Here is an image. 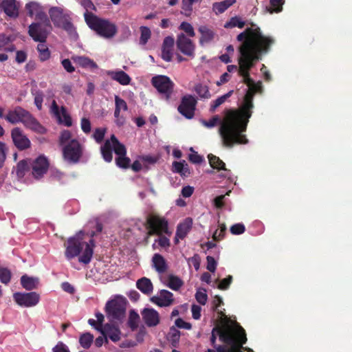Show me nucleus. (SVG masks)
Segmentation results:
<instances>
[{"mask_svg": "<svg viewBox=\"0 0 352 352\" xmlns=\"http://www.w3.org/2000/svg\"><path fill=\"white\" fill-rule=\"evenodd\" d=\"M236 39L241 43L238 47L239 75L243 77L242 81L250 88L252 84L251 69L262 60L263 54L270 52L275 40L273 37L263 35L261 28L254 23H252V27H248L239 33Z\"/></svg>", "mask_w": 352, "mask_h": 352, "instance_id": "f257e3e1", "label": "nucleus"}, {"mask_svg": "<svg viewBox=\"0 0 352 352\" xmlns=\"http://www.w3.org/2000/svg\"><path fill=\"white\" fill-rule=\"evenodd\" d=\"M254 91L250 87L244 96L243 104L239 109H226L219 128L223 144L232 147L234 144H245L248 140L243 132L246 131L254 109Z\"/></svg>", "mask_w": 352, "mask_h": 352, "instance_id": "f03ea898", "label": "nucleus"}, {"mask_svg": "<svg viewBox=\"0 0 352 352\" xmlns=\"http://www.w3.org/2000/svg\"><path fill=\"white\" fill-rule=\"evenodd\" d=\"M113 151L117 155L115 159L116 165L123 169L131 167V159L126 156L125 144L120 142L115 135H111L109 140H106L100 146V153L107 163L113 161Z\"/></svg>", "mask_w": 352, "mask_h": 352, "instance_id": "7ed1b4c3", "label": "nucleus"}, {"mask_svg": "<svg viewBox=\"0 0 352 352\" xmlns=\"http://www.w3.org/2000/svg\"><path fill=\"white\" fill-rule=\"evenodd\" d=\"M6 121L11 124L23 123L26 128L32 130L39 134H45L46 129L31 114L29 111L22 107H15L12 110H9L5 116Z\"/></svg>", "mask_w": 352, "mask_h": 352, "instance_id": "20e7f679", "label": "nucleus"}, {"mask_svg": "<svg viewBox=\"0 0 352 352\" xmlns=\"http://www.w3.org/2000/svg\"><path fill=\"white\" fill-rule=\"evenodd\" d=\"M223 329H229L230 331L231 343H226L229 347L223 345H217L216 352H254L251 348L243 347L246 343L247 334L243 327L236 324L234 327H226Z\"/></svg>", "mask_w": 352, "mask_h": 352, "instance_id": "39448f33", "label": "nucleus"}, {"mask_svg": "<svg viewBox=\"0 0 352 352\" xmlns=\"http://www.w3.org/2000/svg\"><path fill=\"white\" fill-rule=\"evenodd\" d=\"M84 18L89 28L95 31L100 37L113 38L118 32L116 24L108 19L100 18L93 12H85Z\"/></svg>", "mask_w": 352, "mask_h": 352, "instance_id": "423d86ee", "label": "nucleus"}, {"mask_svg": "<svg viewBox=\"0 0 352 352\" xmlns=\"http://www.w3.org/2000/svg\"><path fill=\"white\" fill-rule=\"evenodd\" d=\"M48 12L50 19L55 27L62 28L72 37L78 36L76 29L72 22V18L68 12H64V10L60 7H52Z\"/></svg>", "mask_w": 352, "mask_h": 352, "instance_id": "0eeeda50", "label": "nucleus"}, {"mask_svg": "<svg viewBox=\"0 0 352 352\" xmlns=\"http://www.w3.org/2000/svg\"><path fill=\"white\" fill-rule=\"evenodd\" d=\"M52 24L45 12V18H38L29 25L28 34L34 41L46 42Z\"/></svg>", "mask_w": 352, "mask_h": 352, "instance_id": "6e6552de", "label": "nucleus"}, {"mask_svg": "<svg viewBox=\"0 0 352 352\" xmlns=\"http://www.w3.org/2000/svg\"><path fill=\"white\" fill-rule=\"evenodd\" d=\"M148 235L171 234L168 219L157 214L148 215L146 221Z\"/></svg>", "mask_w": 352, "mask_h": 352, "instance_id": "1a4fd4ad", "label": "nucleus"}, {"mask_svg": "<svg viewBox=\"0 0 352 352\" xmlns=\"http://www.w3.org/2000/svg\"><path fill=\"white\" fill-rule=\"evenodd\" d=\"M151 85L165 100H170L175 87V84L170 77L166 75H156L151 78Z\"/></svg>", "mask_w": 352, "mask_h": 352, "instance_id": "9d476101", "label": "nucleus"}, {"mask_svg": "<svg viewBox=\"0 0 352 352\" xmlns=\"http://www.w3.org/2000/svg\"><path fill=\"white\" fill-rule=\"evenodd\" d=\"M83 148L79 140L71 139L63 148V158L69 163H78L82 156Z\"/></svg>", "mask_w": 352, "mask_h": 352, "instance_id": "9b49d317", "label": "nucleus"}, {"mask_svg": "<svg viewBox=\"0 0 352 352\" xmlns=\"http://www.w3.org/2000/svg\"><path fill=\"white\" fill-rule=\"evenodd\" d=\"M197 100L192 95H186L181 98L178 111L187 119H192L195 116Z\"/></svg>", "mask_w": 352, "mask_h": 352, "instance_id": "f8f14e48", "label": "nucleus"}, {"mask_svg": "<svg viewBox=\"0 0 352 352\" xmlns=\"http://www.w3.org/2000/svg\"><path fill=\"white\" fill-rule=\"evenodd\" d=\"M125 309L126 300L124 298L109 300L105 306L107 314L115 319H120L124 316Z\"/></svg>", "mask_w": 352, "mask_h": 352, "instance_id": "ddd939ff", "label": "nucleus"}, {"mask_svg": "<svg viewBox=\"0 0 352 352\" xmlns=\"http://www.w3.org/2000/svg\"><path fill=\"white\" fill-rule=\"evenodd\" d=\"M85 242L82 241V239L78 236H71L68 239L67 243L65 244L66 249L65 252V256L67 259L70 260L72 258L76 257L80 255L82 250Z\"/></svg>", "mask_w": 352, "mask_h": 352, "instance_id": "4468645a", "label": "nucleus"}, {"mask_svg": "<svg viewBox=\"0 0 352 352\" xmlns=\"http://www.w3.org/2000/svg\"><path fill=\"white\" fill-rule=\"evenodd\" d=\"M177 48L179 52H182L185 56H190L193 58L195 56V45L192 39L186 36L184 33H179L177 36L176 40Z\"/></svg>", "mask_w": 352, "mask_h": 352, "instance_id": "2eb2a0df", "label": "nucleus"}, {"mask_svg": "<svg viewBox=\"0 0 352 352\" xmlns=\"http://www.w3.org/2000/svg\"><path fill=\"white\" fill-rule=\"evenodd\" d=\"M11 138L14 146L19 151H25V149L31 147L32 144L30 140L20 127H14L12 129L11 131Z\"/></svg>", "mask_w": 352, "mask_h": 352, "instance_id": "dca6fc26", "label": "nucleus"}, {"mask_svg": "<svg viewBox=\"0 0 352 352\" xmlns=\"http://www.w3.org/2000/svg\"><path fill=\"white\" fill-rule=\"evenodd\" d=\"M13 299L20 306L32 307L38 303L40 296L36 292H16L13 294Z\"/></svg>", "mask_w": 352, "mask_h": 352, "instance_id": "f3484780", "label": "nucleus"}, {"mask_svg": "<svg viewBox=\"0 0 352 352\" xmlns=\"http://www.w3.org/2000/svg\"><path fill=\"white\" fill-rule=\"evenodd\" d=\"M49 160L44 155H40L32 164V174L36 179L41 178L49 169Z\"/></svg>", "mask_w": 352, "mask_h": 352, "instance_id": "a211bd4d", "label": "nucleus"}, {"mask_svg": "<svg viewBox=\"0 0 352 352\" xmlns=\"http://www.w3.org/2000/svg\"><path fill=\"white\" fill-rule=\"evenodd\" d=\"M151 301L160 307H166L173 304L175 299L170 291L160 290L159 295L151 298Z\"/></svg>", "mask_w": 352, "mask_h": 352, "instance_id": "6ab92c4d", "label": "nucleus"}, {"mask_svg": "<svg viewBox=\"0 0 352 352\" xmlns=\"http://www.w3.org/2000/svg\"><path fill=\"white\" fill-rule=\"evenodd\" d=\"M142 316L147 327H156L160 322V314L154 308H144Z\"/></svg>", "mask_w": 352, "mask_h": 352, "instance_id": "aec40b11", "label": "nucleus"}, {"mask_svg": "<svg viewBox=\"0 0 352 352\" xmlns=\"http://www.w3.org/2000/svg\"><path fill=\"white\" fill-rule=\"evenodd\" d=\"M95 235L96 232H94V230H92L90 232L91 239L88 243H85V249L83 251L82 255L78 258L79 261L81 262V263L89 264L91 261L94 254V248L96 245V243L94 239Z\"/></svg>", "mask_w": 352, "mask_h": 352, "instance_id": "412c9836", "label": "nucleus"}, {"mask_svg": "<svg viewBox=\"0 0 352 352\" xmlns=\"http://www.w3.org/2000/svg\"><path fill=\"white\" fill-rule=\"evenodd\" d=\"M217 336H219L220 340L223 342V343H231L232 342L230 330H223V328H221V327H215L212 329L210 338V344L215 349L217 347L216 344Z\"/></svg>", "mask_w": 352, "mask_h": 352, "instance_id": "4be33fe9", "label": "nucleus"}, {"mask_svg": "<svg viewBox=\"0 0 352 352\" xmlns=\"http://www.w3.org/2000/svg\"><path fill=\"white\" fill-rule=\"evenodd\" d=\"M127 111L128 104L124 99H121L119 96H115V111L114 116L116 118V123L118 126H122L125 122V118L120 116L122 111Z\"/></svg>", "mask_w": 352, "mask_h": 352, "instance_id": "5701e85b", "label": "nucleus"}, {"mask_svg": "<svg viewBox=\"0 0 352 352\" xmlns=\"http://www.w3.org/2000/svg\"><path fill=\"white\" fill-rule=\"evenodd\" d=\"M175 45V40L172 36H166L164 38L162 45L161 57L162 60L170 61L173 56V47Z\"/></svg>", "mask_w": 352, "mask_h": 352, "instance_id": "b1692460", "label": "nucleus"}, {"mask_svg": "<svg viewBox=\"0 0 352 352\" xmlns=\"http://www.w3.org/2000/svg\"><path fill=\"white\" fill-rule=\"evenodd\" d=\"M0 8L8 16H19V6H18L16 0H2L0 2Z\"/></svg>", "mask_w": 352, "mask_h": 352, "instance_id": "393cba45", "label": "nucleus"}, {"mask_svg": "<svg viewBox=\"0 0 352 352\" xmlns=\"http://www.w3.org/2000/svg\"><path fill=\"white\" fill-rule=\"evenodd\" d=\"M192 225L191 219H186L184 221L179 223L177 226V230L175 236V243H179V239H185V237L190 231Z\"/></svg>", "mask_w": 352, "mask_h": 352, "instance_id": "a878e982", "label": "nucleus"}, {"mask_svg": "<svg viewBox=\"0 0 352 352\" xmlns=\"http://www.w3.org/2000/svg\"><path fill=\"white\" fill-rule=\"evenodd\" d=\"M198 31L201 34L199 38V44L204 45L206 43H210L215 37V32L212 29L208 28L206 25H202L198 28Z\"/></svg>", "mask_w": 352, "mask_h": 352, "instance_id": "bb28decb", "label": "nucleus"}, {"mask_svg": "<svg viewBox=\"0 0 352 352\" xmlns=\"http://www.w3.org/2000/svg\"><path fill=\"white\" fill-rule=\"evenodd\" d=\"M25 8L29 16H35L36 19H39V17H45V12L43 11L41 6L38 3H35V1L26 3Z\"/></svg>", "mask_w": 352, "mask_h": 352, "instance_id": "cd10ccee", "label": "nucleus"}, {"mask_svg": "<svg viewBox=\"0 0 352 352\" xmlns=\"http://www.w3.org/2000/svg\"><path fill=\"white\" fill-rule=\"evenodd\" d=\"M153 267L158 273H164L168 269L166 261L162 255L155 253L152 258Z\"/></svg>", "mask_w": 352, "mask_h": 352, "instance_id": "c85d7f7f", "label": "nucleus"}, {"mask_svg": "<svg viewBox=\"0 0 352 352\" xmlns=\"http://www.w3.org/2000/svg\"><path fill=\"white\" fill-rule=\"evenodd\" d=\"M136 287L142 293L146 295H150L153 291V285L150 278H145V276L139 278V280L136 281Z\"/></svg>", "mask_w": 352, "mask_h": 352, "instance_id": "c756f323", "label": "nucleus"}, {"mask_svg": "<svg viewBox=\"0 0 352 352\" xmlns=\"http://www.w3.org/2000/svg\"><path fill=\"white\" fill-rule=\"evenodd\" d=\"M109 74L112 79L118 81L122 85H128L131 83V77L124 71H112Z\"/></svg>", "mask_w": 352, "mask_h": 352, "instance_id": "7c9ffc66", "label": "nucleus"}, {"mask_svg": "<svg viewBox=\"0 0 352 352\" xmlns=\"http://www.w3.org/2000/svg\"><path fill=\"white\" fill-rule=\"evenodd\" d=\"M236 0H224L222 1H217V3H213L212 9L216 14L223 13L228 10L230 6L236 3Z\"/></svg>", "mask_w": 352, "mask_h": 352, "instance_id": "2f4dec72", "label": "nucleus"}, {"mask_svg": "<svg viewBox=\"0 0 352 352\" xmlns=\"http://www.w3.org/2000/svg\"><path fill=\"white\" fill-rule=\"evenodd\" d=\"M202 0H182L181 6V13L186 16H190L193 12V5Z\"/></svg>", "mask_w": 352, "mask_h": 352, "instance_id": "473e14b6", "label": "nucleus"}, {"mask_svg": "<svg viewBox=\"0 0 352 352\" xmlns=\"http://www.w3.org/2000/svg\"><path fill=\"white\" fill-rule=\"evenodd\" d=\"M21 284L24 289H34L37 287L38 278H32V276L24 274L21 277Z\"/></svg>", "mask_w": 352, "mask_h": 352, "instance_id": "72a5a7b5", "label": "nucleus"}, {"mask_svg": "<svg viewBox=\"0 0 352 352\" xmlns=\"http://www.w3.org/2000/svg\"><path fill=\"white\" fill-rule=\"evenodd\" d=\"M95 316L96 317V320H94V318H89L88 320V323L91 324V327H94V329L104 333V331L102 329V324L104 318V314H101L100 311H96L95 313Z\"/></svg>", "mask_w": 352, "mask_h": 352, "instance_id": "f704fd0d", "label": "nucleus"}, {"mask_svg": "<svg viewBox=\"0 0 352 352\" xmlns=\"http://www.w3.org/2000/svg\"><path fill=\"white\" fill-rule=\"evenodd\" d=\"M208 159L210 166L214 169L227 170L223 161L219 157L215 156L213 154H209L208 155Z\"/></svg>", "mask_w": 352, "mask_h": 352, "instance_id": "c9c22d12", "label": "nucleus"}, {"mask_svg": "<svg viewBox=\"0 0 352 352\" xmlns=\"http://www.w3.org/2000/svg\"><path fill=\"white\" fill-rule=\"evenodd\" d=\"M167 337L173 347H177L180 340V331L177 330L175 327H171Z\"/></svg>", "mask_w": 352, "mask_h": 352, "instance_id": "e433bc0d", "label": "nucleus"}, {"mask_svg": "<svg viewBox=\"0 0 352 352\" xmlns=\"http://www.w3.org/2000/svg\"><path fill=\"white\" fill-rule=\"evenodd\" d=\"M140 318V314H138L135 310L132 309L130 311L127 324L132 331H135V329H138Z\"/></svg>", "mask_w": 352, "mask_h": 352, "instance_id": "4c0bfd02", "label": "nucleus"}, {"mask_svg": "<svg viewBox=\"0 0 352 352\" xmlns=\"http://www.w3.org/2000/svg\"><path fill=\"white\" fill-rule=\"evenodd\" d=\"M234 91H230L225 94L223 96H221L217 99L213 100L211 103L210 111L213 113L217 109V107H220L221 104L225 102L226 100H228V97L231 96L233 94Z\"/></svg>", "mask_w": 352, "mask_h": 352, "instance_id": "58836bf2", "label": "nucleus"}, {"mask_svg": "<svg viewBox=\"0 0 352 352\" xmlns=\"http://www.w3.org/2000/svg\"><path fill=\"white\" fill-rule=\"evenodd\" d=\"M37 50L39 53L38 58L40 60L45 61L49 60L50 57V52L47 45H45V43H38Z\"/></svg>", "mask_w": 352, "mask_h": 352, "instance_id": "ea45409f", "label": "nucleus"}, {"mask_svg": "<svg viewBox=\"0 0 352 352\" xmlns=\"http://www.w3.org/2000/svg\"><path fill=\"white\" fill-rule=\"evenodd\" d=\"M182 285L183 280H182L179 276L170 274L168 277V282L167 283V286L170 287V289H174V291H177V289H180Z\"/></svg>", "mask_w": 352, "mask_h": 352, "instance_id": "a19ab883", "label": "nucleus"}, {"mask_svg": "<svg viewBox=\"0 0 352 352\" xmlns=\"http://www.w3.org/2000/svg\"><path fill=\"white\" fill-rule=\"evenodd\" d=\"M30 169V165L28 160H21L16 166V174L20 178L24 177L25 172Z\"/></svg>", "mask_w": 352, "mask_h": 352, "instance_id": "79ce46f5", "label": "nucleus"}, {"mask_svg": "<svg viewBox=\"0 0 352 352\" xmlns=\"http://www.w3.org/2000/svg\"><path fill=\"white\" fill-rule=\"evenodd\" d=\"M73 60L81 67H96V63L94 60L89 59L87 56H74Z\"/></svg>", "mask_w": 352, "mask_h": 352, "instance_id": "37998d69", "label": "nucleus"}, {"mask_svg": "<svg viewBox=\"0 0 352 352\" xmlns=\"http://www.w3.org/2000/svg\"><path fill=\"white\" fill-rule=\"evenodd\" d=\"M195 91L201 98H210V97H211L208 87L202 85V83L196 85L195 86Z\"/></svg>", "mask_w": 352, "mask_h": 352, "instance_id": "c03bdc74", "label": "nucleus"}, {"mask_svg": "<svg viewBox=\"0 0 352 352\" xmlns=\"http://www.w3.org/2000/svg\"><path fill=\"white\" fill-rule=\"evenodd\" d=\"M244 25H245V21H243L241 18L238 16H232V18L224 24L225 28H243Z\"/></svg>", "mask_w": 352, "mask_h": 352, "instance_id": "a18cd8bd", "label": "nucleus"}, {"mask_svg": "<svg viewBox=\"0 0 352 352\" xmlns=\"http://www.w3.org/2000/svg\"><path fill=\"white\" fill-rule=\"evenodd\" d=\"M94 337L91 333H84L80 338V344L82 347L88 349L90 348L94 341Z\"/></svg>", "mask_w": 352, "mask_h": 352, "instance_id": "49530a36", "label": "nucleus"}, {"mask_svg": "<svg viewBox=\"0 0 352 352\" xmlns=\"http://www.w3.org/2000/svg\"><path fill=\"white\" fill-rule=\"evenodd\" d=\"M12 277V272L7 267H3L0 265V280L1 283H10Z\"/></svg>", "mask_w": 352, "mask_h": 352, "instance_id": "de8ad7c7", "label": "nucleus"}, {"mask_svg": "<svg viewBox=\"0 0 352 352\" xmlns=\"http://www.w3.org/2000/svg\"><path fill=\"white\" fill-rule=\"evenodd\" d=\"M107 336L113 342H117L120 340L121 331L116 327H109L107 329Z\"/></svg>", "mask_w": 352, "mask_h": 352, "instance_id": "09e8293b", "label": "nucleus"}, {"mask_svg": "<svg viewBox=\"0 0 352 352\" xmlns=\"http://www.w3.org/2000/svg\"><path fill=\"white\" fill-rule=\"evenodd\" d=\"M140 43L141 44H146L150 39L151 36V30L148 28V27L146 26H142L140 27Z\"/></svg>", "mask_w": 352, "mask_h": 352, "instance_id": "8fccbe9b", "label": "nucleus"}, {"mask_svg": "<svg viewBox=\"0 0 352 352\" xmlns=\"http://www.w3.org/2000/svg\"><path fill=\"white\" fill-rule=\"evenodd\" d=\"M223 120V119H222L221 120L220 117L218 116V115H214V116L212 117V118L210 119L209 120H202L201 123L204 126H205V127L208 128H212L214 127V126H216L217 124L220 123V128Z\"/></svg>", "mask_w": 352, "mask_h": 352, "instance_id": "3c124183", "label": "nucleus"}, {"mask_svg": "<svg viewBox=\"0 0 352 352\" xmlns=\"http://www.w3.org/2000/svg\"><path fill=\"white\" fill-rule=\"evenodd\" d=\"M179 28L184 31L190 37H193L195 35V32L193 26L189 22H182L179 26Z\"/></svg>", "mask_w": 352, "mask_h": 352, "instance_id": "603ef678", "label": "nucleus"}, {"mask_svg": "<svg viewBox=\"0 0 352 352\" xmlns=\"http://www.w3.org/2000/svg\"><path fill=\"white\" fill-rule=\"evenodd\" d=\"M72 140V133L70 131H63L59 137V144L63 147L67 144L69 141Z\"/></svg>", "mask_w": 352, "mask_h": 352, "instance_id": "864d4df0", "label": "nucleus"}, {"mask_svg": "<svg viewBox=\"0 0 352 352\" xmlns=\"http://www.w3.org/2000/svg\"><path fill=\"white\" fill-rule=\"evenodd\" d=\"M227 227L226 224H221L219 230H214L213 232L212 238L214 241H221L225 236Z\"/></svg>", "mask_w": 352, "mask_h": 352, "instance_id": "5fc2aeb1", "label": "nucleus"}, {"mask_svg": "<svg viewBox=\"0 0 352 352\" xmlns=\"http://www.w3.org/2000/svg\"><path fill=\"white\" fill-rule=\"evenodd\" d=\"M34 103L38 109H42L44 94L42 91H36L34 94Z\"/></svg>", "mask_w": 352, "mask_h": 352, "instance_id": "6e6d98bb", "label": "nucleus"}, {"mask_svg": "<svg viewBox=\"0 0 352 352\" xmlns=\"http://www.w3.org/2000/svg\"><path fill=\"white\" fill-rule=\"evenodd\" d=\"M107 129H101V127H98V129H96L93 137L94 140L96 141V142L100 143L102 142L104 135L106 133Z\"/></svg>", "mask_w": 352, "mask_h": 352, "instance_id": "4d7b16f0", "label": "nucleus"}, {"mask_svg": "<svg viewBox=\"0 0 352 352\" xmlns=\"http://www.w3.org/2000/svg\"><path fill=\"white\" fill-rule=\"evenodd\" d=\"M245 231V227L243 223H235L230 226V232L232 234H241Z\"/></svg>", "mask_w": 352, "mask_h": 352, "instance_id": "13d9d810", "label": "nucleus"}, {"mask_svg": "<svg viewBox=\"0 0 352 352\" xmlns=\"http://www.w3.org/2000/svg\"><path fill=\"white\" fill-rule=\"evenodd\" d=\"M232 276H228L226 278H223L219 283L217 288L219 289H227L230 287V284L232 282Z\"/></svg>", "mask_w": 352, "mask_h": 352, "instance_id": "bf43d9fd", "label": "nucleus"}, {"mask_svg": "<svg viewBox=\"0 0 352 352\" xmlns=\"http://www.w3.org/2000/svg\"><path fill=\"white\" fill-rule=\"evenodd\" d=\"M195 299L197 300L198 303L201 305H205L207 303L208 300V294L206 290L204 291H197L195 294Z\"/></svg>", "mask_w": 352, "mask_h": 352, "instance_id": "052dcab7", "label": "nucleus"}, {"mask_svg": "<svg viewBox=\"0 0 352 352\" xmlns=\"http://www.w3.org/2000/svg\"><path fill=\"white\" fill-rule=\"evenodd\" d=\"M285 0H270L271 7L276 12H281Z\"/></svg>", "mask_w": 352, "mask_h": 352, "instance_id": "680f3d73", "label": "nucleus"}, {"mask_svg": "<svg viewBox=\"0 0 352 352\" xmlns=\"http://www.w3.org/2000/svg\"><path fill=\"white\" fill-rule=\"evenodd\" d=\"M155 241H157L158 245L162 248H169L170 245V239L167 238V236H163V234L159 236L158 239H157Z\"/></svg>", "mask_w": 352, "mask_h": 352, "instance_id": "e2e57ef3", "label": "nucleus"}, {"mask_svg": "<svg viewBox=\"0 0 352 352\" xmlns=\"http://www.w3.org/2000/svg\"><path fill=\"white\" fill-rule=\"evenodd\" d=\"M61 113L63 116L64 124L69 127L72 125V117L68 114L67 111L65 107H61Z\"/></svg>", "mask_w": 352, "mask_h": 352, "instance_id": "0e129e2a", "label": "nucleus"}, {"mask_svg": "<svg viewBox=\"0 0 352 352\" xmlns=\"http://www.w3.org/2000/svg\"><path fill=\"white\" fill-rule=\"evenodd\" d=\"M206 268L208 270L210 271V272H214L217 268V262L214 257L212 256H207L206 257Z\"/></svg>", "mask_w": 352, "mask_h": 352, "instance_id": "69168bd1", "label": "nucleus"}, {"mask_svg": "<svg viewBox=\"0 0 352 352\" xmlns=\"http://www.w3.org/2000/svg\"><path fill=\"white\" fill-rule=\"evenodd\" d=\"M81 129L85 133H89L91 130V124L88 118H82L81 120Z\"/></svg>", "mask_w": 352, "mask_h": 352, "instance_id": "338daca9", "label": "nucleus"}, {"mask_svg": "<svg viewBox=\"0 0 352 352\" xmlns=\"http://www.w3.org/2000/svg\"><path fill=\"white\" fill-rule=\"evenodd\" d=\"M53 352H70L68 347L66 346L65 344L59 342L54 348H52Z\"/></svg>", "mask_w": 352, "mask_h": 352, "instance_id": "774afa93", "label": "nucleus"}]
</instances>
